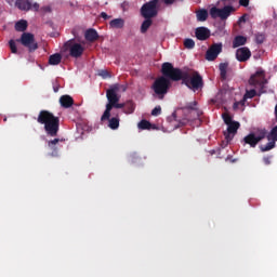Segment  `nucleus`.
Here are the masks:
<instances>
[{
	"label": "nucleus",
	"instance_id": "obj_40",
	"mask_svg": "<svg viewBox=\"0 0 277 277\" xmlns=\"http://www.w3.org/2000/svg\"><path fill=\"white\" fill-rule=\"evenodd\" d=\"M176 1H183V0H163L166 5H172L173 3H176Z\"/></svg>",
	"mask_w": 277,
	"mask_h": 277
},
{
	"label": "nucleus",
	"instance_id": "obj_24",
	"mask_svg": "<svg viewBox=\"0 0 277 277\" xmlns=\"http://www.w3.org/2000/svg\"><path fill=\"white\" fill-rule=\"evenodd\" d=\"M219 70H220L222 81H226V74H227V70H228V63H221L220 66H219Z\"/></svg>",
	"mask_w": 277,
	"mask_h": 277
},
{
	"label": "nucleus",
	"instance_id": "obj_43",
	"mask_svg": "<svg viewBox=\"0 0 277 277\" xmlns=\"http://www.w3.org/2000/svg\"><path fill=\"white\" fill-rule=\"evenodd\" d=\"M248 100H246V97L243 96V98L241 100V101H239L238 103H239V105L241 106V107H243L245 105H246V102H247Z\"/></svg>",
	"mask_w": 277,
	"mask_h": 277
},
{
	"label": "nucleus",
	"instance_id": "obj_21",
	"mask_svg": "<svg viewBox=\"0 0 277 277\" xmlns=\"http://www.w3.org/2000/svg\"><path fill=\"white\" fill-rule=\"evenodd\" d=\"M248 42V38L243 36H236L233 40V49H238V47H243Z\"/></svg>",
	"mask_w": 277,
	"mask_h": 277
},
{
	"label": "nucleus",
	"instance_id": "obj_42",
	"mask_svg": "<svg viewBox=\"0 0 277 277\" xmlns=\"http://www.w3.org/2000/svg\"><path fill=\"white\" fill-rule=\"evenodd\" d=\"M101 17L104 18V21H108V18H111V16L107 15V13L102 12Z\"/></svg>",
	"mask_w": 277,
	"mask_h": 277
},
{
	"label": "nucleus",
	"instance_id": "obj_22",
	"mask_svg": "<svg viewBox=\"0 0 277 277\" xmlns=\"http://www.w3.org/2000/svg\"><path fill=\"white\" fill-rule=\"evenodd\" d=\"M62 63V54L55 53L50 55L49 57V64L50 66H57Z\"/></svg>",
	"mask_w": 277,
	"mask_h": 277
},
{
	"label": "nucleus",
	"instance_id": "obj_31",
	"mask_svg": "<svg viewBox=\"0 0 277 277\" xmlns=\"http://www.w3.org/2000/svg\"><path fill=\"white\" fill-rule=\"evenodd\" d=\"M243 96H245V101H248V98H254V96H256V90L251 89L249 91H246Z\"/></svg>",
	"mask_w": 277,
	"mask_h": 277
},
{
	"label": "nucleus",
	"instance_id": "obj_38",
	"mask_svg": "<svg viewBox=\"0 0 277 277\" xmlns=\"http://www.w3.org/2000/svg\"><path fill=\"white\" fill-rule=\"evenodd\" d=\"M263 162L265 163V166H269L272 163V157L269 156L264 157Z\"/></svg>",
	"mask_w": 277,
	"mask_h": 277
},
{
	"label": "nucleus",
	"instance_id": "obj_18",
	"mask_svg": "<svg viewBox=\"0 0 277 277\" xmlns=\"http://www.w3.org/2000/svg\"><path fill=\"white\" fill-rule=\"evenodd\" d=\"M105 121H108V127L113 131H116V129L120 128V117L116 115L115 117H109L108 119H105Z\"/></svg>",
	"mask_w": 277,
	"mask_h": 277
},
{
	"label": "nucleus",
	"instance_id": "obj_25",
	"mask_svg": "<svg viewBox=\"0 0 277 277\" xmlns=\"http://www.w3.org/2000/svg\"><path fill=\"white\" fill-rule=\"evenodd\" d=\"M135 111V103L133 101H127L124 103L123 114H133Z\"/></svg>",
	"mask_w": 277,
	"mask_h": 277
},
{
	"label": "nucleus",
	"instance_id": "obj_15",
	"mask_svg": "<svg viewBox=\"0 0 277 277\" xmlns=\"http://www.w3.org/2000/svg\"><path fill=\"white\" fill-rule=\"evenodd\" d=\"M15 8L22 12H29L31 10V1L29 0H16Z\"/></svg>",
	"mask_w": 277,
	"mask_h": 277
},
{
	"label": "nucleus",
	"instance_id": "obj_4",
	"mask_svg": "<svg viewBox=\"0 0 277 277\" xmlns=\"http://www.w3.org/2000/svg\"><path fill=\"white\" fill-rule=\"evenodd\" d=\"M171 81L172 79L163 74L154 81L151 90H154L155 94L158 95V98L160 101H163V98L168 94V90H170V88L172 87Z\"/></svg>",
	"mask_w": 277,
	"mask_h": 277
},
{
	"label": "nucleus",
	"instance_id": "obj_46",
	"mask_svg": "<svg viewBox=\"0 0 277 277\" xmlns=\"http://www.w3.org/2000/svg\"><path fill=\"white\" fill-rule=\"evenodd\" d=\"M259 44H263V36H260L256 38Z\"/></svg>",
	"mask_w": 277,
	"mask_h": 277
},
{
	"label": "nucleus",
	"instance_id": "obj_41",
	"mask_svg": "<svg viewBox=\"0 0 277 277\" xmlns=\"http://www.w3.org/2000/svg\"><path fill=\"white\" fill-rule=\"evenodd\" d=\"M187 122H189V120H187V119H182V120L179 122L177 127H185V126L187 124Z\"/></svg>",
	"mask_w": 277,
	"mask_h": 277
},
{
	"label": "nucleus",
	"instance_id": "obj_2",
	"mask_svg": "<svg viewBox=\"0 0 277 277\" xmlns=\"http://www.w3.org/2000/svg\"><path fill=\"white\" fill-rule=\"evenodd\" d=\"M120 85L114 84L106 91V98L108 103L106 104V109L101 117L102 122H105V120H109V118H111V109H124V103H120V95H118Z\"/></svg>",
	"mask_w": 277,
	"mask_h": 277
},
{
	"label": "nucleus",
	"instance_id": "obj_39",
	"mask_svg": "<svg viewBox=\"0 0 277 277\" xmlns=\"http://www.w3.org/2000/svg\"><path fill=\"white\" fill-rule=\"evenodd\" d=\"M30 10H34L35 12H38L40 10V4L38 2H35L34 4H31Z\"/></svg>",
	"mask_w": 277,
	"mask_h": 277
},
{
	"label": "nucleus",
	"instance_id": "obj_27",
	"mask_svg": "<svg viewBox=\"0 0 277 277\" xmlns=\"http://www.w3.org/2000/svg\"><path fill=\"white\" fill-rule=\"evenodd\" d=\"M27 26H28L27 21L21 19L15 24V31H26Z\"/></svg>",
	"mask_w": 277,
	"mask_h": 277
},
{
	"label": "nucleus",
	"instance_id": "obj_47",
	"mask_svg": "<svg viewBox=\"0 0 277 277\" xmlns=\"http://www.w3.org/2000/svg\"><path fill=\"white\" fill-rule=\"evenodd\" d=\"M239 23H246V15H242V16L239 18Z\"/></svg>",
	"mask_w": 277,
	"mask_h": 277
},
{
	"label": "nucleus",
	"instance_id": "obj_20",
	"mask_svg": "<svg viewBox=\"0 0 277 277\" xmlns=\"http://www.w3.org/2000/svg\"><path fill=\"white\" fill-rule=\"evenodd\" d=\"M110 29H122L124 27L123 18H115L109 22Z\"/></svg>",
	"mask_w": 277,
	"mask_h": 277
},
{
	"label": "nucleus",
	"instance_id": "obj_32",
	"mask_svg": "<svg viewBox=\"0 0 277 277\" xmlns=\"http://www.w3.org/2000/svg\"><path fill=\"white\" fill-rule=\"evenodd\" d=\"M184 47L185 49H194V47H196V42L194 41V39H185Z\"/></svg>",
	"mask_w": 277,
	"mask_h": 277
},
{
	"label": "nucleus",
	"instance_id": "obj_29",
	"mask_svg": "<svg viewBox=\"0 0 277 277\" xmlns=\"http://www.w3.org/2000/svg\"><path fill=\"white\" fill-rule=\"evenodd\" d=\"M211 18H221V9L213 6L210 9Z\"/></svg>",
	"mask_w": 277,
	"mask_h": 277
},
{
	"label": "nucleus",
	"instance_id": "obj_9",
	"mask_svg": "<svg viewBox=\"0 0 277 277\" xmlns=\"http://www.w3.org/2000/svg\"><path fill=\"white\" fill-rule=\"evenodd\" d=\"M239 127H241V123H239L238 121H234L227 124V129L223 132L226 145H228L229 142H233L235 135H237V131H239Z\"/></svg>",
	"mask_w": 277,
	"mask_h": 277
},
{
	"label": "nucleus",
	"instance_id": "obj_17",
	"mask_svg": "<svg viewBox=\"0 0 277 277\" xmlns=\"http://www.w3.org/2000/svg\"><path fill=\"white\" fill-rule=\"evenodd\" d=\"M84 38L85 40H88V42H96V40L98 39V32L96 31V29L90 28L85 31Z\"/></svg>",
	"mask_w": 277,
	"mask_h": 277
},
{
	"label": "nucleus",
	"instance_id": "obj_7",
	"mask_svg": "<svg viewBox=\"0 0 277 277\" xmlns=\"http://www.w3.org/2000/svg\"><path fill=\"white\" fill-rule=\"evenodd\" d=\"M19 42L23 44V47H26L30 53H34V51H37L38 49V42H36L34 34L24 32L19 39Z\"/></svg>",
	"mask_w": 277,
	"mask_h": 277
},
{
	"label": "nucleus",
	"instance_id": "obj_16",
	"mask_svg": "<svg viewBox=\"0 0 277 277\" xmlns=\"http://www.w3.org/2000/svg\"><path fill=\"white\" fill-rule=\"evenodd\" d=\"M61 106L64 107V109H68L75 105V100L70 95H62L60 97Z\"/></svg>",
	"mask_w": 277,
	"mask_h": 277
},
{
	"label": "nucleus",
	"instance_id": "obj_12",
	"mask_svg": "<svg viewBox=\"0 0 277 277\" xmlns=\"http://www.w3.org/2000/svg\"><path fill=\"white\" fill-rule=\"evenodd\" d=\"M195 36L197 38V40H209V38H211V30H209V28L201 26L196 28L195 30Z\"/></svg>",
	"mask_w": 277,
	"mask_h": 277
},
{
	"label": "nucleus",
	"instance_id": "obj_5",
	"mask_svg": "<svg viewBox=\"0 0 277 277\" xmlns=\"http://www.w3.org/2000/svg\"><path fill=\"white\" fill-rule=\"evenodd\" d=\"M160 0H150L141 6V16L143 18H156L159 14Z\"/></svg>",
	"mask_w": 277,
	"mask_h": 277
},
{
	"label": "nucleus",
	"instance_id": "obj_36",
	"mask_svg": "<svg viewBox=\"0 0 277 277\" xmlns=\"http://www.w3.org/2000/svg\"><path fill=\"white\" fill-rule=\"evenodd\" d=\"M100 77H103V79H107V77H110L109 71L103 69L100 71Z\"/></svg>",
	"mask_w": 277,
	"mask_h": 277
},
{
	"label": "nucleus",
	"instance_id": "obj_35",
	"mask_svg": "<svg viewBox=\"0 0 277 277\" xmlns=\"http://www.w3.org/2000/svg\"><path fill=\"white\" fill-rule=\"evenodd\" d=\"M151 116H161V106H156V107L151 110Z\"/></svg>",
	"mask_w": 277,
	"mask_h": 277
},
{
	"label": "nucleus",
	"instance_id": "obj_3",
	"mask_svg": "<svg viewBox=\"0 0 277 277\" xmlns=\"http://www.w3.org/2000/svg\"><path fill=\"white\" fill-rule=\"evenodd\" d=\"M37 122L44 126L47 135L57 137V133H60V117H55V115L49 110H40Z\"/></svg>",
	"mask_w": 277,
	"mask_h": 277
},
{
	"label": "nucleus",
	"instance_id": "obj_28",
	"mask_svg": "<svg viewBox=\"0 0 277 277\" xmlns=\"http://www.w3.org/2000/svg\"><path fill=\"white\" fill-rule=\"evenodd\" d=\"M60 142H62L60 138L49 141L48 148H50V150H54V153H57V144H60Z\"/></svg>",
	"mask_w": 277,
	"mask_h": 277
},
{
	"label": "nucleus",
	"instance_id": "obj_1",
	"mask_svg": "<svg viewBox=\"0 0 277 277\" xmlns=\"http://www.w3.org/2000/svg\"><path fill=\"white\" fill-rule=\"evenodd\" d=\"M161 72L164 77H169L171 81H182L186 88L190 90H200L203 88L205 82L202 81V76L198 71H184L181 68L174 67L172 63H163L161 66Z\"/></svg>",
	"mask_w": 277,
	"mask_h": 277
},
{
	"label": "nucleus",
	"instance_id": "obj_30",
	"mask_svg": "<svg viewBox=\"0 0 277 277\" xmlns=\"http://www.w3.org/2000/svg\"><path fill=\"white\" fill-rule=\"evenodd\" d=\"M138 129H141L142 131H146L148 129H150V123L148 120H141L137 124Z\"/></svg>",
	"mask_w": 277,
	"mask_h": 277
},
{
	"label": "nucleus",
	"instance_id": "obj_11",
	"mask_svg": "<svg viewBox=\"0 0 277 277\" xmlns=\"http://www.w3.org/2000/svg\"><path fill=\"white\" fill-rule=\"evenodd\" d=\"M252 57V52L248 47L239 48L236 50V60L238 62H248Z\"/></svg>",
	"mask_w": 277,
	"mask_h": 277
},
{
	"label": "nucleus",
	"instance_id": "obj_14",
	"mask_svg": "<svg viewBox=\"0 0 277 277\" xmlns=\"http://www.w3.org/2000/svg\"><path fill=\"white\" fill-rule=\"evenodd\" d=\"M198 102H189L185 106L181 108L182 111H195L196 113V118H200L202 116V111L198 110Z\"/></svg>",
	"mask_w": 277,
	"mask_h": 277
},
{
	"label": "nucleus",
	"instance_id": "obj_33",
	"mask_svg": "<svg viewBox=\"0 0 277 277\" xmlns=\"http://www.w3.org/2000/svg\"><path fill=\"white\" fill-rule=\"evenodd\" d=\"M222 118H223V120H224V123L225 124H232L233 122H235L234 120H233V117H230V115H228V114H223L222 115Z\"/></svg>",
	"mask_w": 277,
	"mask_h": 277
},
{
	"label": "nucleus",
	"instance_id": "obj_37",
	"mask_svg": "<svg viewBox=\"0 0 277 277\" xmlns=\"http://www.w3.org/2000/svg\"><path fill=\"white\" fill-rule=\"evenodd\" d=\"M239 5H242V8H248L250 5V0H239Z\"/></svg>",
	"mask_w": 277,
	"mask_h": 277
},
{
	"label": "nucleus",
	"instance_id": "obj_48",
	"mask_svg": "<svg viewBox=\"0 0 277 277\" xmlns=\"http://www.w3.org/2000/svg\"><path fill=\"white\" fill-rule=\"evenodd\" d=\"M239 107V102L234 103V109H237Z\"/></svg>",
	"mask_w": 277,
	"mask_h": 277
},
{
	"label": "nucleus",
	"instance_id": "obj_26",
	"mask_svg": "<svg viewBox=\"0 0 277 277\" xmlns=\"http://www.w3.org/2000/svg\"><path fill=\"white\" fill-rule=\"evenodd\" d=\"M153 25V18H145V21L141 25V34H146L150 26Z\"/></svg>",
	"mask_w": 277,
	"mask_h": 277
},
{
	"label": "nucleus",
	"instance_id": "obj_44",
	"mask_svg": "<svg viewBox=\"0 0 277 277\" xmlns=\"http://www.w3.org/2000/svg\"><path fill=\"white\" fill-rule=\"evenodd\" d=\"M54 92H60V84H53Z\"/></svg>",
	"mask_w": 277,
	"mask_h": 277
},
{
	"label": "nucleus",
	"instance_id": "obj_13",
	"mask_svg": "<svg viewBox=\"0 0 277 277\" xmlns=\"http://www.w3.org/2000/svg\"><path fill=\"white\" fill-rule=\"evenodd\" d=\"M250 85H260V94H265V83H267V80L264 78H259L256 75H253L249 79Z\"/></svg>",
	"mask_w": 277,
	"mask_h": 277
},
{
	"label": "nucleus",
	"instance_id": "obj_8",
	"mask_svg": "<svg viewBox=\"0 0 277 277\" xmlns=\"http://www.w3.org/2000/svg\"><path fill=\"white\" fill-rule=\"evenodd\" d=\"M64 48L66 50H69V55L71 57L76 58L81 57L83 55V51H85L83 45H81L80 43H74L72 40L65 42Z\"/></svg>",
	"mask_w": 277,
	"mask_h": 277
},
{
	"label": "nucleus",
	"instance_id": "obj_6",
	"mask_svg": "<svg viewBox=\"0 0 277 277\" xmlns=\"http://www.w3.org/2000/svg\"><path fill=\"white\" fill-rule=\"evenodd\" d=\"M265 137H267V130L263 129L259 130L256 133H249L243 137V143L251 146V148H256L259 142H262V140H265Z\"/></svg>",
	"mask_w": 277,
	"mask_h": 277
},
{
	"label": "nucleus",
	"instance_id": "obj_19",
	"mask_svg": "<svg viewBox=\"0 0 277 277\" xmlns=\"http://www.w3.org/2000/svg\"><path fill=\"white\" fill-rule=\"evenodd\" d=\"M233 12H235V9L232 5H226L221 9V21H226V18H228Z\"/></svg>",
	"mask_w": 277,
	"mask_h": 277
},
{
	"label": "nucleus",
	"instance_id": "obj_49",
	"mask_svg": "<svg viewBox=\"0 0 277 277\" xmlns=\"http://www.w3.org/2000/svg\"><path fill=\"white\" fill-rule=\"evenodd\" d=\"M172 118H173V120L176 121V113H173V114H172Z\"/></svg>",
	"mask_w": 277,
	"mask_h": 277
},
{
	"label": "nucleus",
	"instance_id": "obj_10",
	"mask_svg": "<svg viewBox=\"0 0 277 277\" xmlns=\"http://www.w3.org/2000/svg\"><path fill=\"white\" fill-rule=\"evenodd\" d=\"M222 43H213L206 52V60L208 62H215L217 60V55L222 53Z\"/></svg>",
	"mask_w": 277,
	"mask_h": 277
},
{
	"label": "nucleus",
	"instance_id": "obj_34",
	"mask_svg": "<svg viewBox=\"0 0 277 277\" xmlns=\"http://www.w3.org/2000/svg\"><path fill=\"white\" fill-rule=\"evenodd\" d=\"M9 47L11 49V53H17V48H16V42H14V40H10L9 41Z\"/></svg>",
	"mask_w": 277,
	"mask_h": 277
},
{
	"label": "nucleus",
	"instance_id": "obj_23",
	"mask_svg": "<svg viewBox=\"0 0 277 277\" xmlns=\"http://www.w3.org/2000/svg\"><path fill=\"white\" fill-rule=\"evenodd\" d=\"M196 16H197V21L199 23H205V21H207V18H209V12L205 9H201L196 12Z\"/></svg>",
	"mask_w": 277,
	"mask_h": 277
},
{
	"label": "nucleus",
	"instance_id": "obj_45",
	"mask_svg": "<svg viewBox=\"0 0 277 277\" xmlns=\"http://www.w3.org/2000/svg\"><path fill=\"white\" fill-rule=\"evenodd\" d=\"M42 11H43V12H51V6H43V8H42Z\"/></svg>",
	"mask_w": 277,
	"mask_h": 277
}]
</instances>
